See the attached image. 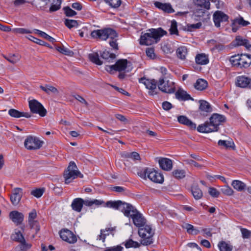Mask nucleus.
I'll use <instances>...</instances> for the list:
<instances>
[{"instance_id": "1", "label": "nucleus", "mask_w": 251, "mask_h": 251, "mask_svg": "<svg viewBox=\"0 0 251 251\" xmlns=\"http://www.w3.org/2000/svg\"><path fill=\"white\" fill-rule=\"evenodd\" d=\"M210 122H206L203 124L199 125L197 130L200 132L209 133L217 131L219 126L226 121L224 116L217 113L213 114L209 119Z\"/></svg>"}, {"instance_id": "2", "label": "nucleus", "mask_w": 251, "mask_h": 251, "mask_svg": "<svg viewBox=\"0 0 251 251\" xmlns=\"http://www.w3.org/2000/svg\"><path fill=\"white\" fill-rule=\"evenodd\" d=\"M167 32L162 28L156 29L151 28L147 30V32L140 37V44L143 45L149 46L157 43L160 38L167 34Z\"/></svg>"}, {"instance_id": "3", "label": "nucleus", "mask_w": 251, "mask_h": 251, "mask_svg": "<svg viewBox=\"0 0 251 251\" xmlns=\"http://www.w3.org/2000/svg\"><path fill=\"white\" fill-rule=\"evenodd\" d=\"M125 216L127 217H131L133 224L137 227H140L143 226L146 223V220L143 215L131 204L128 210H126L125 212Z\"/></svg>"}, {"instance_id": "4", "label": "nucleus", "mask_w": 251, "mask_h": 251, "mask_svg": "<svg viewBox=\"0 0 251 251\" xmlns=\"http://www.w3.org/2000/svg\"><path fill=\"white\" fill-rule=\"evenodd\" d=\"M76 169L77 166L75 163L73 161H71L67 169L64 172L63 176L66 184L70 183L77 176L80 178L83 177V175Z\"/></svg>"}, {"instance_id": "5", "label": "nucleus", "mask_w": 251, "mask_h": 251, "mask_svg": "<svg viewBox=\"0 0 251 251\" xmlns=\"http://www.w3.org/2000/svg\"><path fill=\"white\" fill-rule=\"evenodd\" d=\"M230 62L233 66L247 68L251 64V56L248 54H237L232 56Z\"/></svg>"}, {"instance_id": "6", "label": "nucleus", "mask_w": 251, "mask_h": 251, "mask_svg": "<svg viewBox=\"0 0 251 251\" xmlns=\"http://www.w3.org/2000/svg\"><path fill=\"white\" fill-rule=\"evenodd\" d=\"M139 235L143 238L141 243L143 245H148L152 243V237L154 232L150 226L146 225L144 228H140L138 230Z\"/></svg>"}, {"instance_id": "7", "label": "nucleus", "mask_w": 251, "mask_h": 251, "mask_svg": "<svg viewBox=\"0 0 251 251\" xmlns=\"http://www.w3.org/2000/svg\"><path fill=\"white\" fill-rule=\"evenodd\" d=\"M92 37L106 40L108 38H115L118 35L114 30L111 28L94 30L91 34Z\"/></svg>"}, {"instance_id": "8", "label": "nucleus", "mask_w": 251, "mask_h": 251, "mask_svg": "<svg viewBox=\"0 0 251 251\" xmlns=\"http://www.w3.org/2000/svg\"><path fill=\"white\" fill-rule=\"evenodd\" d=\"M130 64L126 59H119L114 65L106 66L105 69L110 73H112L113 71L121 72L126 69L127 72H129L132 69V68L130 67Z\"/></svg>"}, {"instance_id": "9", "label": "nucleus", "mask_w": 251, "mask_h": 251, "mask_svg": "<svg viewBox=\"0 0 251 251\" xmlns=\"http://www.w3.org/2000/svg\"><path fill=\"white\" fill-rule=\"evenodd\" d=\"M11 238L12 240L20 243V245L16 248V251H26L30 248V245L27 244L22 232L16 229L11 235Z\"/></svg>"}, {"instance_id": "10", "label": "nucleus", "mask_w": 251, "mask_h": 251, "mask_svg": "<svg viewBox=\"0 0 251 251\" xmlns=\"http://www.w3.org/2000/svg\"><path fill=\"white\" fill-rule=\"evenodd\" d=\"M157 85L158 89L164 93L171 94L176 90L174 82L168 80L164 76L159 78Z\"/></svg>"}, {"instance_id": "11", "label": "nucleus", "mask_w": 251, "mask_h": 251, "mask_svg": "<svg viewBox=\"0 0 251 251\" xmlns=\"http://www.w3.org/2000/svg\"><path fill=\"white\" fill-rule=\"evenodd\" d=\"M30 112L38 114L41 117H44L47 114V110L43 105L36 100L33 99L28 101Z\"/></svg>"}, {"instance_id": "12", "label": "nucleus", "mask_w": 251, "mask_h": 251, "mask_svg": "<svg viewBox=\"0 0 251 251\" xmlns=\"http://www.w3.org/2000/svg\"><path fill=\"white\" fill-rule=\"evenodd\" d=\"M24 145L27 150H37L40 149L42 146V142L39 140L37 138L28 136L25 141Z\"/></svg>"}, {"instance_id": "13", "label": "nucleus", "mask_w": 251, "mask_h": 251, "mask_svg": "<svg viewBox=\"0 0 251 251\" xmlns=\"http://www.w3.org/2000/svg\"><path fill=\"white\" fill-rule=\"evenodd\" d=\"M130 205V204L123 202L121 201H109L105 203L104 206L120 210L125 214V212L126 210H128Z\"/></svg>"}, {"instance_id": "14", "label": "nucleus", "mask_w": 251, "mask_h": 251, "mask_svg": "<svg viewBox=\"0 0 251 251\" xmlns=\"http://www.w3.org/2000/svg\"><path fill=\"white\" fill-rule=\"evenodd\" d=\"M139 82L143 83L146 87L150 91L149 94L150 95H154L157 94L155 92L156 89L157 81L154 79H146L141 78L139 79Z\"/></svg>"}, {"instance_id": "15", "label": "nucleus", "mask_w": 251, "mask_h": 251, "mask_svg": "<svg viewBox=\"0 0 251 251\" xmlns=\"http://www.w3.org/2000/svg\"><path fill=\"white\" fill-rule=\"evenodd\" d=\"M59 234L63 240L69 243H75L77 241L76 236L68 229L61 230Z\"/></svg>"}, {"instance_id": "16", "label": "nucleus", "mask_w": 251, "mask_h": 251, "mask_svg": "<svg viewBox=\"0 0 251 251\" xmlns=\"http://www.w3.org/2000/svg\"><path fill=\"white\" fill-rule=\"evenodd\" d=\"M215 25L217 27L220 26L221 22H225L228 21V16L221 11H216L213 16Z\"/></svg>"}, {"instance_id": "17", "label": "nucleus", "mask_w": 251, "mask_h": 251, "mask_svg": "<svg viewBox=\"0 0 251 251\" xmlns=\"http://www.w3.org/2000/svg\"><path fill=\"white\" fill-rule=\"evenodd\" d=\"M22 197V189L20 188H14L10 195V201L14 205H17L21 201Z\"/></svg>"}, {"instance_id": "18", "label": "nucleus", "mask_w": 251, "mask_h": 251, "mask_svg": "<svg viewBox=\"0 0 251 251\" xmlns=\"http://www.w3.org/2000/svg\"><path fill=\"white\" fill-rule=\"evenodd\" d=\"M148 177L151 181L155 183H162L164 180L162 175L151 168H150Z\"/></svg>"}, {"instance_id": "19", "label": "nucleus", "mask_w": 251, "mask_h": 251, "mask_svg": "<svg viewBox=\"0 0 251 251\" xmlns=\"http://www.w3.org/2000/svg\"><path fill=\"white\" fill-rule=\"evenodd\" d=\"M199 110L202 115L206 116L207 115V113L212 111V108L211 105L206 100H199Z\"/></svg>"}, {"instance_id": "20", "label": "nucleus", "mask_w": 251, "mask_h": 251, "mask_svg": "<svg viewBox=\"0 0 251 251\" xmlns=\"http://www.w3.org/2000/svg\"><path fill=\"white\" fill-rule=\"evenodd\" d=\"M236 84L242 88L251 87V79L245 76H240L237 77Z\"/></svg>"}, {"instance_id": "21", "label": "nucleus", "mask_w": 251, "mask_h": 251, "mask_svg": "<svg viewBox=\"0 0 251 251\" xmlns=\"http://www.w3.org/2000/svg\"><path fill=\"white\" fill-rule=\"evenodd\" d=\"M159 164L160 168L165 171H169L173 168L172 161L167 158H161L159 160Z\"/></svg>"}, {"instance_id": "22", "label": "nucleus", "mask_w": 251, "mask_h": 251, "mask_svg": "<svg viewBox=\"0 0 251 251\" xmlns=\"http://www.w3.org/2000/svg\"><path fill=\"white\" fill-rule=\"evenodd\" d=\"M9 217L14 223L19 225L23 221L24 216L23 213L17 211H12L10 212Z\"/></svg>"}, {"instance_id": "23", "label": "nucleus", "mask_w": 251, "mask_h": 251, "mask_svg": "<svg viewBox=\"0 0 251 251\" xmlns=\"http://www.w3.org/2000/svg\"><path fill=\"white\" fill-rule=\"evenodd\" d=\"M83 204L85 205V200L81 198H75L73 200L71 206L74 210L79 212L81 211Z\"/></svg>"}, {"instance_id": "24", "label": "nucleus", "mask_w": 251, "mask_h": 251, "mask_svg": "<svg viewBox=\"0 0 251 251\" xmlns=\"http://www.w3.org/2000/svg\"><path fill=\"white\" fill-rule=\"evenodd\" d=\"M155 6L165 12L171 13L174 12L171 5L170 3H163L156 1L154 3Z\"/></svg>"}, {"instance_id": "25", "label": "nucleus", "mask_w": 251, "mask_h": 251, "mask_svg": "<svg viewBox=\"0 0 251 251\" xmlns=\"http://www.w3.org/2000/svg\"><path fill=\"white\" fill-rule=\"evenodd\" d=\"M9 114L14 118H20L21 117H25L27 118H30L31 115L28 112H21L17 110L14 109H10L8 111Z\"/></svg>"}, {"instance_id": "26", "label": "nucleus", "mask_w": 251, "mask_h": 251, "mask_svg": "<svg viewBox=\"0 0 251 251\" xmlns=\"http://www.w3.org/2000/svg\"><path fill=\"white\" fill-rule=\"evenodd\" d=\"M40 89L48 95L51 94L57 95L59 91L57 89L50 85L45 84V85H40Z\"/></svg>"}, {"instance_id": "27", "label": "nucleus", "mask_w": 251, "mask_h": 251, "mask_svg": "<svg viewBox=\"0 0 251 251\" xmlns=\"http://www.w3.org/2000/svg\"><path fill=\"white\" fill-rule=\"evenodd\" d=\"M196 62L200 65H206L209 63L208 55L205 53H200L195 57Z\"/></svg>"}, {"instance_id": "28", "label": "nucleus", "mask_w": 251, "mask_h": 251, "mask_svg": "<svg viewBox=\"0 0 251 251\" xmlns=\"http://www.w3.org/2000/svg\"><path fill=\"white\" fill-rule=\"evenodd\" d=\"M176 97L179 100H192L193 99L190 96V95L188 94L186 92L179 89L175 94Z\"/></svg>"}, {"instance_id": "29", "label": "nucleus", "mask_w": 251, "mask_h": 251, "mask_svg": "<svg viewBox=\"0 0 251 251\" xmlns=\"http://www.w3.org/2000/svg\"><path fill=\"white\" fill-rule=\"evenodd\" d=\"M196 5L200 9L205 10L209 9L210 2L209 0H195L194 1Z\"/></svg>"}, {"instance_id": "30", "label": "nucleus", "mask_w": 251, "mask_h": 251, "mask_svg": "<svg viewBox=\"0 0 251 251\" xmlns=\"http://www.w3.org/2000/svg\"><path fill=\"white\" fill-rule=\"evenodd\" d=\"M177 120L179 123L190 126L191 128L195 129L196 125L193 123L191 121L188 119L185 116H179L177 117Z\"/></svg>"}, {"instance_id": "31", "label": "nucleus", "mask_w": 251, "mask_h": 251, "mask_svg": "<svg viewBox=\"0 0 251 251\" xmlns=\"http://www.w3.org/2000/svg\"><path fill=\"white\" fill-rule=\"evenodd\" d=\"M233 43L234 45L236 46H244L246 48H249L251 46L248 40L244 39L240 36H237L235 40L233 42Z\"/></svg>"}, {"instance_id": "32", "label": "nucleus", "mask_w": 251, "mask_h": 251, "mask_svg": "<svg viewBox=\"0 0 251 251\" xmlns=\"http://www.w3.org/2000/svg\"><path fill=\"white\" fill-rule=\"evenodd\" d=\"M122 157L126 159H131L133 160H140L141 159L139 154L136 151L123 152L122 154Z\"/></svg>"}, {"instance_id": "33", "label": "nucleus", "mask_w": 251, "mask_h": 251, "mask_svg": "<svg viewBox=\"0 0 251 251\" xmlns=\"http://www.w3.org/2000/svg\"><path fill=\"white\" fill-rule=\"evenodd\" d=\"M207 82L203 79H198L194 84L195 88L198 90H203L207 87Z\"/></svg>"}, {"instance_id": "34", "label": "nucleus", "mask_w": 251, "mask_h": 251, "mask_svg": "<svg viewBox=\"0 0 251 251\" xmlns=\"http://www.w3.org/2000/svg\"><path fill=\"white\" fill-rule=\"evenodd\" d=\"M182 227L184 229H186L188 233L192 235H197L199 232L200 231L194 227V226L189 224L185 223L183 226Z\"/></svg>"}, {"instance_id": "35", "label": "nucleus", "mask_w": 251, "mask_h": 251, "mask_svg": "<svg viewBox=\"0 0 251 251\" xmlns=\"http://www.w3.org/2000/svg\"><path fill=\"white\" fill-rule=\"evenodd\" d=\"M192 194L196 200L201 199L203 196L201 190L196 185H194L191 188Z\"/></svg>"}, {"instance_id": "36", "label": "nucleus", "mask_w": 251, "mask_h": 251, "mask_svg": "<svg viewBox=\"0 0 251 251\" xmlns=\"http://www.w3.org/2000/svg\"><path fill=\"white\" fill-rule=\"evenodd\" d=\"M231 185L233 187L238 191L244 190L246 187V184L243 182L238 180H233Z\"/></svg>"}, {"instance_id": "37", "label": "nucleus", "mask_w": 251, "mask_h": 251, "mask_svg": "<svg viewBox=\"0 0 251 251\" xmlns=\"http://www.w3.org/2000/svg\"><path fill=\"white\" fill-rule=\"evenodd\" d=\"M103 204H105L104 201L100 200L94 199L85 200V205L87 206H91L94 204L97 206H99Z\"/></svg>"}, {"instance_id": "38", "label": "nucleus", "mask_w": 251, "mask_h": 251, "mask_svg": "<svg viewBox=\"0 0 251 251\" xmlns=\"http://www.w3.org/2000/svg\"><path fill=\"white\" fill-rule=\"evenodd\" d=\"M61 0H52L50 4V7L49 9L50 12H52L59 10L61 8Z\"/></svg>"}, {"instance_id": "39", "label": "nucleus", "mask_w": 251, "mask_h": 251, "mask_svg": "<svg viewBox=\"0 0 251 251\" xmlns=\"http://www.w3.org/2000/svg\"><path fill=\"white\" fill-rule=\"evenodd\" d=\"M177 57L181 59H185L187 54V49L184 46L179 47L176 50Z\"/></svg>"}, {"instance_id": "40", "label": "nucleus", "mask_w": 251, "mask_h": 251, "mask_svg": "<svg viewBox=\"0 0 251 251\" xmlns=\"http://www.w3.org/2000/svg\"><path fill=\"white\" fill-rule=\"evenodd\" d=\"M88 57L91 61L97 65H101L102 64V62L100 59L99 54L97 52L89 54Z\"/></svg>"}, {"instance_id": "41", "label": "nucleus", "mask_w": 251, "mask_h": 251, "mask_svg": "<svg viewBox=\"0 0 251 251\" xmlns=\"http://www.w3.org/2000/svg\"><path fill=\"white\" fill-rule=\"evenodd\" d=\"M250 22L245 20L243 17H239L233 20L232 25H239L241 26H246L250 24Z\"/></svg>"}, {"instance_id": "42", "label": "nucleus", "mask_w": 251, "mask_h": 251, "mask_svg": "<svg viewBox=\"0 0 251 251\" xmlns=\"http://www.w3.org/2000/svg\"><path fill=\"white\" fill-rule=\"evenodd\" d=\"M218 247L220 251H231L232 250V246L224 241L220 242Z\"/></svg>"}, {"instance_id": "43", "label": "nucleus", "mask_w": 251, "mask_h": 251, "mask_svg": "<svg viewBox=\"0 0 251 251\" xmlns=\"http://www.w3.org/2000/svg\"><path fill=\"white\" fill-rule=\"evenodd\" d=\"M219 146H223L226 149L231 148L234 149V143L231 141L219 140L218 143Z\"/></svg>"}, {"instance_id": "44", "label": "nucleus", "mask_w": 251, "mask_h": 251, "mask_svg": "<svg viewBox=\"0 0 251 251\" xmlns=\"http://www.w3.org/2000/svg\"><path fill=\"white\" fill-rule=\"evenodd\" d=\"M113 228H106L105 229H101L100 230V234L99 235L98 239L102 240L104 242L105 237L109 235L108 231H112L114 230Z\"/></svg>"}, {"instance_id": "45", "label": "nucleus", "mask_w": 251, "mask_h": 251, "mask_svg": "<svg viewBox=\"0 0 251 251\" xmlns=\"http://www.w3.org/2000/svg\"><path fill=\"white\" fill-rule=\"evenodd\" d=\"M173 176L178 179H181L185 176L186 173L183 170H175L172 172Z\"/></svg>"}, {"instance_id": "46", "label": "nucleus", "mask_w": 251, "mask_h": 251, "mask_svg": "<svg viewBox=\"0 0 251 251\" xmlns=\"http://www.w3.org/2000/svg\"><path fill=\"white\" fill-rule=\"evenodd\" d=\"M56 49L59 52L67 55H72L73 52L64 46H56Z\"/></svg>"}, {"instance_id": "47", "label": "nucleus", "mask_w": 251, "mask_h": 251, "mask_svg": "<svg viewBox=\"0 0 251 251\" xmlns=\"http://www.w3.org/2000/svg\"><path fill=\"white\" fill-rule=\"evenodd\" d=\"M64 24L69 28L77 27L78 25L77 21L74 20L66 19Z\"/></svg>"}, {"instance_id": "48", "label": "nucleus", "mask_w": 251, "mask_h": 251, "mask_svg": "<svg viewBox=\"0 0 251 251\" xmlns=\"http://www.w3.org/2000/svg\"><path fill=\"white\" fill-rule=\"evenodd\" d=\"M169 31L171 35L175 34L178 35V31L177 28V23L176 21L173 20L172 21Z\"/></svg>"}, {"instance_id": "49", "label": "nucleus", "mask_w": 251, "mask_h": 251, "mask_svg": "<svg viewBox=\"0 0 251 251\" xmlns=\"http://www.w3.org/2000/svg\"><path fill=\"white\" fill-rule=\"evenodd\" d=\"M101 57L105 60H109L110 61V60H113L116 57V55L114 53H111L108 51H104L101 54Z\"/></svg>"}, {"instance_id": "50", "label": "nucleus", "mask_w": 251, "mask_h": 251, "mask_svg": "<svg viewBox=\"0 0 251 251\" xmlns=\"http://www.w3.org/2000/svg\"><path fill=\"white\" fill-rule=\"evenodd\" d=\"M4 58L9 62L12 64H15L19 61L20 57L18 54H13L7 57L4 56Z\"/></svg>"}, {"instance_id": "51", "label": "nucleus", "mask_w": 251, "mask_h": 251, "mask_svg": "<svg viewBox=\"0 0 251 251\" xmlns=\"http://www.w3.org/2000/svg\"><path fill=\"white\" fill-rule=\"evenodd\" d=\"M27 38L29 40L32 41L38 45H40L47 46V45H48V43H46L44 41L41 40L39 39H38L36 37H34V36H32L31 35L28 36V37H27Z\"/></svg>"}, {"instance_id": "52", "label": "nucleus", "mask_w": 251, "mask_h": 251, "mask_svg": "<svg viewBox=\"0 0 251 251\" xmlns=\"http://www.w3.org/2000/svg\"><path fill=\"white\" fill-rule=\"evenodd\" d=\"M104 1L106 3L113 8H117L119 7L121 4V0H104Z\"/></svg>"}, {"instance_id": "53", "label": "nucleus", "mask_w": 251, "mask_h": 251, "mask_svg": "<svg viewBox=\"0 0 251 251\" xmlns=\"http://www.w3.org/2000/svg\"><path fill=\"white\" fill-rule=\"evenodd\" d=\"M125 246L126 248H129L131 247L136 248L140 247V244H139L137 242L134 241L131 239H129L126 242Z\"/></svg>"}, {"instance_id": "54", "label": "nucleus", "mask_w": 251, "mask_h": 251, "mask_svg": "<svg viewBox=\"0 0 251 251\" xmlns=\"http://www.w3.org/2000/svg\"><path fill=\"white\" fill-rule=\"evenodd\" d=\"M149 170L150 168H146L145 169L139 171L137 172V174L141 178L146 179L147 177H148V175L149 174Z\"/></svg>"}, {"instance_id": "55", "label": "nucleus", "mask_w": 251, "mask_h": 251, "mask_svg": "<svg viewBox=\"0 0 251 251\" xmlns=\"http://www.w3.org/2000/svg\"><path fill=\"white\" fill-rule=\"evenodd\" d=\"M44 192V188H38L35 190H32L31 192V194L36 198L41 197Z\"/></svg>"}, {"instance_id": "56", "label": "nucleus", "mask_w": 251, "mask_h": 251, "mask_svg": "<svg viewBox=\"0 0 251 251\" xmlns=\"http://www.w3.org/2000/svg\"><path fill=\"white\" fill-rule=\"evenodd\" d=\"M222 192L227 196H231L233 193V190L228 186H225L221 189Z\"/></svg>"}, {"instance_id": "57", "label": "nucleus", "mask_w": 251, "mask_h": 251, "mask_svg": "<svg viewBox=\"0 0 251 251\" xmlns=\"http://www.w3.org/2000/svg\"><path fill=\"white\" fill-rule=\"evenodd\" d=\"M66 15L68 17H72L76 14V12L72 10L69 7H65L63 8Z\"/></svg>"}, {"instance_id": "58", "label": "nucleus", "mask_w": 251, "mask_h": 251, "mask_svg": "<svg viewBox=\"0 0 251 251\" xmlns=\"http://www.w3.org/2000/svg\"><path fill=\"white\" fill-rule=\"evenodd\" d=\"M14 32L19 34H27L32 33L33 32V31H30V30L24 28H15L14 29Z\"/></svg>"}, {"instance_id": "59", "label": "nucleus", "mask_w": 251, "mask_h": 251, "mask_svg": "<svg viewBox=\"0 0 251 251\" xmlns=\"http://www.w3.org/2000/svg\"><path fill=\"white\" fill-rule=\"evenodd\" d=\"M208 192L211 196L215 198L218 197L220 194L217 189L213 187L209 188Z\"/></svg>"}, {"instance_id": "60", "label": "nucleus", "mask_w": 251, "mask_h": 251, "mask_svg": "<svg viewBox=\"0 0 251 251\" xmlns=\"http://www.w3.org/2000/svg\"><path fill=\"white\" fill-rule=\"evenodd\" d=\"M31 228H34L36 232L40 230L38 223L37 221L33 220L31 222H28Z\"/></svg>"}, {"instance_id": "61", "label": "nucleus", "mask_w": 251, "mask_h": 251, "mask_svg": "<svg viewBox=\"0 0 251 251\" xmlns=\"http://www.w3.org/2000/svg\"><path fill=\"white\" fill-rule=\"evenodd\" d=\"M37 213L35 209H32V211L29 213L28 216V222H31L33 220H34L36 218Z\"/></svg>"}, {"instance_id": "62", "label": "nucleus", "mask_w": 251, "mask_h": 251, "mask_svg": "<svg viewBox=\"0 0 251 251\" xmlns=\"http://www.w3.org/2000/svg\"><path fill=\"white\" fill-rule=\"evenodd\" d=\"M154 49L152 48H148L146 50V54L150 58L152 59L154 57L155 54H154Z\"/></svg>"}, {"instance_id": "63", "label": "nucleus", "mask_w": 251, "mask_h": 251, "mask_svg": "<svg viewBox=\"0 0 251 251\" xmlns=\"http://www.w3.org/2000/svg\"><path fill=\"white\" fill-rule=\"evenodd\" d=\"M242 236L244 238H248L251 236V231L246 228H241V229Z\"/></svg>"}, {"instance_id": "64", "label": "nucleus", "mask_w": 251, "mask_h": 251, "mask_svg": "<svg viewBox=\"0 0 251 251\" xmlns=\"http://www.w3.org/2000/svg\"><path fill=\"white\" fill-rule=\"evenodd\" d=\"M123 247L121 246H114L110 248H107L104 251H121Z\"/></svg>"}]
</instances>
